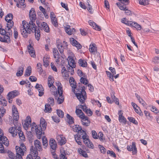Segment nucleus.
<instances>
[{
	"label": "nucleus",
	"mask_w": 159,
	"mask_h": 159,
	"mask_svg": "<svg viewBox=\"0 0 159 159\" xmlns=\"http://www.w3.org/2000/svg\"><path fill=\"white\" fill-rule=\"evenodd\" d=\"M76 96L80 102L83 103L85 101L86 98V93L83 89H81V91L78 90L75 93Z\"/></svg>",
	"instance_id": "0eeeda50"
},
{
	"label": "nucleus",
	"mask_w": 159,
	"mask_h": 159,
	"mask_svg": "<svg viewBox=\"0 0 159 159\" xmlns=\"http://www.w3.org/2000/svg\"><path fill=\"white\" fill-rule=\"evenodd\" d=\"M121 22L122 23L129 26H131L132 25L131 24H132V21L127 20L125 18H123L121 19Z\"/></svg>",
	"instance_id": "c9c22d12"
},
{
	"label": "nucleus",
	"mask_w": 159,
	"mask_h": 159,
	"mask_svg": "<svg viewBox=\"0 0 159 159\" xmlns=\"http://www.w3.org/2000/svg\"><path fill=\"white\" fill-rule=\"evenodd\" d=\"M80 82L83 84L86 85L88 84V80L83 77H81L80 80Z\"/></svg>",
	"instance_id": "338daca9"
},
{
	"label": "nucleus",
	"mask_w": 159,
	"mask_h": 159,
	"mask_svg": "<svg viewBox=\"0 0 159 159\" xmlns=\"http://www.w3.org/2000/svg\"><path fill=\"white\" fill-rule=\"evenodd\" d=\"M89 25H90L92 26L94 29L96 30H97L99 31L101 30V28L100 27L97 25L95 22H91V21L90 20L89 22Z\"/></svg>",
	"instance_id": "a878e982"
},
{
	"label": "nucleus",
	"mask_w": 159,
	"mask_h": 159,
	"mask_svg": "<svg viewBox=\"0 0 159 159\" xmlns=\"http://www.w3.org/2000/svg\"><path fill=\"white\" fill-rule=\"evenodd\" d=\"M54 79L51 75H49L48 78V86L50 88L52 87V85L53 84V83H54Z\"/></svg>",
	"instance_id": "bb28decb"
},
{
	"label": "nucleus",
	"mask_w": 159,
	"mask_h": 159,
	"mask_svg": "<svg viewBox=\"0 0 159 159\" xmlns=\"http://www.w3.org/2000/svg\"><path fill=\"white\" fill-rule=\"evenodd\" d=\"M22 25L20 27V31L22 35L24 37L26 38L28 34H30L31 31L34 33L36 39L39 40L40 37V30L39 29H37V26H28V23L25 21L23 20L22 22Z\"/></svg>",
	"instance_id": "f257e3e1"
},
{
	"label": "nucleus",
	"mask_w": 159,
	"mask_h": 159,
	"mask_svg": "<svg viewBox=\"0 0 159 159\" xmlns=\"http://www.w3.org/2000/svg\"><path fill=\"white\" fill-rule=\"evenodd\" d=\"M112 94L113 95H111V98L113 100V102L114 101L116 104L118 105L119 104V102L118 99L116 98L114 95V92H112Z\"/></svg>",
	"instance_id": "de8ad7c7"
},
{
	"label": "nucleus",
	"mask_w": 159,
	"mask_h": 159,
	"mask_svg": "<svg viewBox=\"0 0 159 159\" xmlns=\"http://www.w3.org/2000/svg\"><path fill=\"white\" fill-rule=\"evenodd\" d=\"M12 111L13 119L16 120H18L19 118V113L15 105L13 106Z\"/></svg>",
	"instance_id": "9b49d317"
},
{
	"label": "nucleus",
	"mask_w": 159,
	"mask_h": 159,
	"mask_svg": "<svg viewBox=\"0 0 159 159\" xmlns=\"http://www.w3.org/2000/svg\"><path fill=\"white\" fill-rule=\"evenodd\" d=\"M132 22V24H131L132 25L131 26L134 27L138 30H141V27L139 25L135 22Z\"/></svg>",
	"instance_id": "09e8293b"
},
{
	"label": "nucleus",
	"mask_w": 159,
	"mask_h": 159,
	"mask_svg": "<svg viewBox=\"0 0 159 159\" xmlns=\"http://www.w3.org/2000/svg\"><path fill=\"white\" fill-rule=\"evenodd\" d=\"M68 65L67 66V69L69 72H70V74L73 75L74 73L73 69L76 67L75 62L73 58L70 56H68L67 58Z\"/></svg>",
	"instance_id": "39448f33"
},
{
	"label": "nucleus",
	"mask_w": 159,
	"mask_h": 159,
	"mask_svg": "<svg viewBox=\"0 0 159 159\" xmlns=\"http://www.w3.org/2000/svg\"><path fill=\"white\" fill-rule=\"evenodd\" d=\"M48 59L47 56H45L43 59V65L46 67L48 66L49 65Z\"/></svg>",
	"instance_id": "79ce46f5"
},
{
	"label": "nucleus",
	"mask_w": 159,
	"mask_h": 159,
	"mask_svg": "<svg viewBox=\"0 0 159 159\" xmlns=\"http://www.w3.org/2000/svg\"><path fill=\"white\" fill-rule=\"evenodd\" d=\"M127 150L129 151H133L132 153L133 155L136 154L137 152V150L136 148L135 143L134 142H133L132 146L128 145L127 147Z\"/></svg>",
	"instance_id": "ddd939ff"
},
{
	"label": "nucleus",
	"mask_w": 159,
	"mask_h": 159,
	"mask_svg": "<svg viewBox=\"0 0 159 159\" xmlns=\"http://www.w3.org/2000/svg\"><path fill=\"white\" fill-rule=\"evenodd\" d=\"M71 43L73 46H75L78 49L82 48L81 45L77 41L73 38L70 39Z\"/></svg>",
	"instance_id": "f3484780"
},
{
	"label": "nucleus",
	"mask_w": 159,
	"mask_h": 159,
	"mask_svg": "<svg viewBox=\"0 0 159 159\" xmlns=\"http://www.w3.org/2000/svg\"><path fill=\"white\" fill-rule=\"evenodd\" d=\"M79 63L80 66L83 67H86L87 66V64L84 60L80 59L79 60Z\"/></svg>",
	"instance_id": "58836bf2"
},
{
	"label": "nucleus",
	"mask_w": 159,
	"mask_h": 159,
	"mask_svg": "<svg viewBox=\"0 0 159 159\" xmlns=\"http://www.w3.org/2000/svg\"><path fill=\"white\" fill-rule=\"evenodd\" d=\"M4 35L3 42H7L8 41H10V35H8L7 34H6Z\"/></svg>",
	"instance_id": "5fc2aeb1"
},
{
	"label": "nucleus",
	"mask_w": 159,
	"mask_h": 159,
	"mask_svg": "<svg viewBox=\"0 0 159 159\" xmlns=\"http://www.w3.org/2000/svg\"><path fill=\"white\" fill-rule=\"evenodd\" d=\"M6 112V110L3 107H0V115L3 116Z\"/></svg>",
	"instance_id": "0e129e2a"
},
{
	"label": "nucleus",
	"mask_w": 159,
	"mask_h": 159,
	"mask_svg": "<svg viewBox=\"0 0 159 159\" xmlns=\"http://www.w3.org/2000/svg\"><path fill=\"white\" fill-rule=\"evenodd\" d=\"M72 128L73 131L76 132H78L82 129L81 127L78 125H75L72 127Z\"/></svg>",
	"instance_id": "e433bc0d"
},
{
	"label": "nucleus",
	"mask_w": 159,
	"mask_h": 159,
	"mask_svg": "<svg viewBox=\"0 0 159 159\" xmlns=\"http://www.w3.org/2000/svg\"><path fill=\"white\" fill-rule=\"evenodd\" d=\"M49 145L52 149L51 151L52 157L55 159H59L55 153V150L57 148V144L55 141L53 139H51L49 141Z\"/></svg>",
	"instance_id": "6e6552de"
},
{
	"label": "nucleus",
	"mask_w": 159,
	"mask_h": 159,
	"mask_svg": "<svg viewBox=\"0 0 159 159\" xmlns=\"http://www.w3.org/2000/svg\"><path fill=\"white\" fill-rule=\"evenodd\" d=\"M51 106L49 105V104H46L45 105V109L44 111L45 112H48L50 113L52 111V108L50 107Z\"/></svg>",
	"instance_id": "a18cd8bd"
},
{
	"label": "nucleus",
	"mask_w": 159,
	"mask_h": 159,
	"mask_svg": "<svg viewBox=\"0 0 159 159\" xmlns=\"http://www.w3.org/2000/svg\"><path fill=\"white\" fill-rule=\"evenodd\" d=\"M37 69L39 70V71H38L39 73L41 74V73L43 72V70L41 67L42 65L40 63H38L37 64Z\"/></svg>",
	"instance_id": "774afa93"
},
{
	"label": "nucleus",
	"mask_w": 159,
	"mask_h": 159,
	"mask_svg": "<svg viewBox=\"0 0 159 159\" xmlns=\"http://www.w3.org/2000/svg\"><path fill=\"white\" fill-rule=\"evenodd\" d=\"M118 7L121 10L125 11V13L127 15H131V11L128 9L127 7L125 6H123L120 3L118 4Z\"/></svg>",
	"instance_id": "4468645a"
},
{
	"label": "nucleus",
	"mask_w": 159,
	"mask_h": 159,
	"mask_svg": "<svg viewBox=\"0 0 159 159\" xmlns=\"http://www.w3.org/2000/svg\"><path fill=\"white\" fill-rule=\"evenodd\" d=\"M128 119L130 122L133 123L134 124L137 125L138 124L137 121L133 117H128Z\"/></svg>",
	"instance_id": "052dcab7"
},
{
	"label": "nucleus",
	"mask_w": 159,
	"mask_h": 159,
	"mask_svg": "<svg viewBox=\"0 0 159 159\" xmlns=\"http://www.w3.org/2000/svg\"><path fill=\"white\" fill-rule=\"evenodd\" d=\"M18 92L16 90H15L11 92H10L7 95L8 98H14L18 95Z\"/></svg>",
	"instance_id": "6ab92c4d"
},
{
	"label": "nucleus",
	"mask_w": 159,
	"mask_h": 159,
	"mask_svg": "<svg viewBox=\"0 0 159 159\" xmlns=\"http://www.w3.org/2000/svg\"><path fill=\"white\" fill-rule=\"evenodd\" d=\"M7 102L6 99L3 98L2 96L0 94V104L3 106L7 105Z\"/></svg>",
	"instance_id": "cd10ccee"
},
{
	"label": "nucleus",
	"mask_w": 159,
	"mask_h": 159,
	"mask_svg": "<svg viewBox=\"0 0 159 159\" xmlns=\"http://www.w3.org/2000/svg\"><path fill=\"white\" fill-rule=\"evenodd\" d=\"M29 16L30 20L28 23V26H35V24L34 22L36 18V15L34 8H32L31 9L29 12Z\"/></svg>",
	"instance_id": "423d86ee"
},
{
	"label": "nucleus",
	"mask_w": 159,
	"mask_h": 159,
	"mask_svg": "<svg viewBox=\"0 0 159 159\" xmlns=\"http://www.w3.org/2000/svg\"><path fill=\"white\" fill-rule=\"evenodd\" d=\"M37 90L39 92V96L40 97L42 96L44 93V89L42 86L41 85H40V88L37 89Z\"/></svg>",
	"instance_id": "8fccbe9b"
},
{
	"label": "nucleus",
	"mask_w": 159,
	"mask_h": 159,
	"mask_svg": "<svg viewBox=\"0 0 159 159\" xmlns=\"http://www.w3.org/2000/svg\"><path fill=\"white\" fill-rule=\"evenodd\" d=\"M39 28L41 30H43L46 32H49L50 31L49 28L48 24L45 22H42L41 23V25L39 26Z\"/></svg>",
	"instance_id": "dca6fc26"
},
{
	"label": "nucleus",
	"mask_w": 159,
	"mask_h": 159,
	"mask_svg": "<svg viewBox=\"0 0 159 159\" xmlns=\"http://www.w3.org/2000/svg\"><path fill=\"white\" fill-rule=\"evenodd\" d=\"M120 2H118L116 3L118 6V4L120 3L121 5L123 6H125L128 5L129 3V0H118Z\"/></svg>",
	"instance_id": "2f4dec72"
},
{
	"label": "nucleus",
	"mask_w": 159,
	"mask_h": 159,
	"mask_svg": "<svg viewBox=\"0 0 159 159\" xmlns=\"http://www.w3.org/2000/svg\"><path fill=\"white\" fill-rule=\"evenodd\" d=\"M140 4L145 6L148 4V0H139Z\"/></svg>",
	"instance_id": "4d7b16f0"
},
{
	"label": "nucleus",
	"mask_w": 159,
	"mask_h": 159,
	"mask_svg": "<svg viewBox=\"0 0 159 159\" xmlns=\"http://www.w3.org/2000/svg\"><path fill=\"white\" fill-rule=\"evenodd\" d=\"M95 44H93L92 45L90 44L89 48V51L93 54H95L97 51V48L95 47Z\"/></svg>",
	"instance_id": "c85d7f7f"
},
{
	"label": "nucleus",
	"mask_w": 159,
	"mask_h": 159,
	"mask_svg": "<svg viewBox=\"0 0 159 159\" xmlns=\"http://www.w3.org/2000/svg\"><path fill=\"white\" fill-rule=\"evenodd\" d=\"M52 88L51 89L50 91L52 92V94L54 95L55 97L57 95V91L56 88L53 85H52Z\"/></svg>",
	"instance_id": "4c0bfd02"
},
{
	"label": "nucleus",
	"mask_w": 159,
	"mask_h": 159,
	"mask_svg": "<svg viewBox=\"0 0 159 159\" xmlns=\"http://www.w3.org/2000/svg\"><path fill=\"white\" fill-rule=\"evenodd\" d=\"M25 0H20L19 3H17L16 6L18 7H20L21 6L24 5Z\"/></svg>",
	"instance_id": "e2e57ef3"
},
{
	"label": "nucleus",
	"mask_w": 159,
	"mask_h": 159,
	"mask_svg": "<svg viewBox=\"0 0 159 159\" xmlns=\"http://www.w3.org/2000/svg\"><path fill=\"white\" fill-rule=\"evenodd\" d=\"M9 132L10 133L13 137H15L17 134V130L14 127H10L9 129Z\"/></svg>",
	"instance_id": "b1692460"
},
{
	"label": "nucleus",
	"mask_w": 159,
	"mask_h": 159,
	"mask_svg": "<svg viewBox=\"0 0 159 159\" xmlns=\"http://www.w3.org/2000/svg\"><path fill=\"white\" fill-rule=\"evenodd\" d=\"M78 152L79 154L82 155L83 157H88V155L86 152L85 151L82 150V149L80 148H79L78 150Z\"/></svg>",
	"instance_id": "ea45409f"
},
{
	"label": "nucleus",
	"mask_w": 159,
	"mask_h": 159,
	"mask_svg": "<svg viewBox=\"0 0 159 159\" xmlns=\"http://www.w3.org/2000/svg\"><path fill=\"white\" fill-rule=\"evenodd\" d=\"M18 133L20 139L22 141H25V138L23 132L20 129H19L18 131Z\"/></svg>",
	"instance_id": "7c9ffc66"
},
{
	"label": "nucleus",
	"mask_w": 159,
	"mask_h": 159,
	"mask_svg": "<svg viewBox=\"0 0 159 159\" xmlns=\"http://www.w3.org/2000/svg\"><path fill=\"white\" fill-rule=\"evenodd\" d=\"M119 116V120L120 122L125 123L126 122L125 118L122 116V113L121 110L119 111L118 112Z\"/></svg>",
	"instance_id": "5701e85b"
},
{
	"label": "nucleus",
	"mask_w": 159,
	"mask_h": 159,
	"mask_svg": "<svg viewBox=\"0 0 159 159\" xmlns=\"http://www.w3.org/2000/svg\"><path fill=\"white\" fill-rule=\"evenodd\" d=\"M86 134L84 133V135L82 136V138L83 140V142L85 144L87 143H89L90 142L89 139L87 138Z\"/></svg>",
	"instance_id": "37998d69"
},
{
	"label": "nucleus",
	"mask_w": 159,
	"mask_h": 159,
	"mask_svg": "<svg viewBox=\"0 0 159 159\" xmlns=\"http://www.w3.org/2000/svg\"><path fill=\"white\" fill-rule=\"evenodd\" d=\"M31 73V67L30 66H28L25 72V76H28L30 75Z\"/></svg>",
	"instance_id": "f704fd0d"
},
{
	"label": "nucleus",
	"mask_w": 159,
	"mask_h": 159,
	"mask_svg": "<svg viewBox=\"0 0 159 159\" xmlns=\"http://www.w3.org/2000/svg\"><path fill=\"white\" fill-rule=\"evenodd\" d=\"M59 95V97L57 98V102L59 104H61L63 102L64 97L62 95V93H61Z\"/></svg>",
	"instance_id": "a19ab883"
},
{
	"label": "nucleus",
	"mask_w": 159,
	"mask_h": 159,
	"mask_svg": "<svg viewBox=\"0 0 159 159\" xmlns=\"http://www.w3.org/2000/svg\"><path fill=\"white\" fill-rule=\"evenodd\" d=\"M61 154L60 155V159H67L66 157V152L63 149H61L60 150Z\"/></svg>",
	"instance_id": "473e14b6"
},
{
	"label": "nucleus",
	"mask_w": 159,
	"mask_h": 159,
	"mask_svg": "<svg viewBox=\"0 0 159 159\" xmlns=\"http://www.w3.org/2000/svg\"><path fill=\"white\" fill-rule=\"evenodd\" d=\"M28 49L29 50V53L31 57H35V52L34 49V48L30 44L28 47Z\"/></svg>",
	"instance_id": "aec40b11"
},
{
	"label": "nucleus",
	"mask_w": 159,
	"mask_h": 159,
	"mask_svg": "<svg viewBox=\"0 0 159 159\" xmlns=\"http://www.w3.org/2000/svg\"><path fill=\"white\" fill-rule=\"evenodd\" d=\"M65 30L67 33L69 35H71L73 33L75 32V29L73 28L72 29L70 28V26L68 25L65 28Z\"/></svg>",
	"instance_id": "4be33fe9"
},
{
	"label": "nucleus",
	"mask_w": 159,
	"mask_h": 159,
	"mask_svg": "<svg viewBox=\"0 0 159 159\" xmlns=\"http://www.w3.org/2000/svg\"><path fill=\"white\" fill-rule=\"evenodd\" d=\"M57 48L60 53H62L64 52V48L62 45L61 43L57 44Z\"/></svg>",
	"instance_id": "3c124183"
},
{
	"label": "nucleus",
	"mask_w": 159,
	"mask_h": 159,
	"mask_svg": "<svg viewBox=\"0 0 159 159\" xmlns=\"http://www.w3.org/2000/svg\"><path fill=\"white\" fill-rule=\"evenodd\" d=\"M57 140L60 145L64 144L66 142V138L63 137L62 135H58L57 136Z\"/></svg>",
	"instance_id": "f8f14e48"
},
{
	"label": "nucleus",
	"mask_w": 159,
	"mask_h": 159,
	"mask_svg": "<svg viewBox=\"0 0 159 159\" xmlns=\"http://www.w3.org/2000/svg\"><path fill=\"white\" fill-rule=\"evenodd\" d=\"M48 103L49 105L53 106L54 104V99L52 97H49L48 99Z\"/></svg>",
	"instance_id": "49530a36"
},
{
	"label": "nucleus",
	"mask_w": 159,
	"mask_h": 159,
	"mask_svg": "<svg viewBox=\"0 0 159 159\" xmlns=\"http://www.w3.org/2000/svg\"><path fill=\"white\" fill-rule=\"evenodd\" d=\"M53 52L54 58H60L59 54L57 48H53Z\"/></svg>",
	"instance_id": "c03bdc74"
},
{
	"label": "nucleus",
	"mask_w": 159,
	"mask_h": 159,
	"mask_svg": "<svg viewBox=\"0 0 159 159\" xmlns=\"http://www.w3.org/2000/svg\"><path fill=\"white\" fill-rule=\"evenodd\" d=\"M16 156H15L14 154L11 152H8V156L10 159H22V157L21 155L16 152Z\"/></svg>",
	"instance_id": "2eb2a0df"
},
{
	"label": "nucleus",
	"mask_w": 159,
	"mask_h": 159,
	"mask_svg": "<svg viewBox=\"0 0 159 159\" xmlns=\"http://www.w3.org/2000/svg\"><path fill=\"white\" fill-rule=\"evenodd\" d=\"M74 138L76 143L79 145H82V142L80 141L81 139V136H79L78 134L74 135Z\"/></svg>",
	"instance_id": "c756f323"
},
{
	"label": "nucleus",
	"mask_w": 159,
	"mask_h": 159,
	"mask_svg": "<svg viewBox=\"0 0 159 159\" xmlns=\"http://www.w3.org/2000/svg\"><path fill=\"white\" fill-rule=\"evenodd\" d=\"M46 126L47 123L45 120L42 117L40 119L39 126H37L35 123L33 122L32 123L31 130L32 132H35L37 138L40 139L43 133L42 131L46 129Z\"/></svg>",
	"instance_id": "f03ea898"
},
{
	"label": "nucleus",
	"mask_w": 159,
	"mask_h": 159,
	"mask_svg": "<svg viewBox=\"0 0 159 159\" xmlns=\"http://www.w3.org/2000/svg\"><path fill=\"white\" fill-rule=\"evenodd\" d=\"M16 152H18L22 157L24 155V152L26 151V148L24 143H22L20 147L16 146Z\"/></svg>",
	"instance_id": "1a4fd4ad"
},
{
	"label": "nucleus",
	"mask_w": 159,
	"mask_h": 159,
	"mask_svg": "<svg viewBox=\"0 0 159 159\" xmlns=\"http://www.w3.org/2000/svg\"><path fill=\"white\" fill-rule=\"evenodd\" d=\"M13 18V16L12 14L11 13H9L6 16L5 20L7 22V23H14L13 21H12Z\"/></svg>",
	"instance_id": "412c9836"
},
{
	"label": "nucleus",
	"mask_w": 159,
	"mask_h": 159,
	"mask_svg": "<svg viewBox=\"0 0 159 159\" xmlns=\"http://www.w3.org/2000/svg\"><path fill=\"white\" fill-rule=\"evenodd\" d=\"M2 131L0 129V141H2L4 145L7 146L9 144L8 139L6 137L3 136Z\"/></svg>",
	"instance_id": "9d476101"
},
{
	"label": "nucleus",
	"mask_w": 159,
	"mask_h": 159,
	"mask_svg": "<svg viewBox=\"0 0 159 159\" xmlns=\"http://www.w3.org/2000/svg\"><path fill=\"white\" fill-rule=\"evenodd\" d=\"M106 72L109 78L110 81H114V75H112L110 72L109 71H106Z\"/></svg>",
	"instance_id": "bf43d9fd"
},
{
	"label": "nucleus",
	"mask_w": 159,
	"mask_h": 159,
	"mask_svg": "<svg viewBox=\"0 0 159 159\" xmlns=\"http://www.w3.org/2000/svg\"><path fill=\"white\" fill-rule=\"evenodd\" d=\"M34 144L35 147L32 146L30 148V151L31 153L35 156L38 154V151H41L42 148L41 143L38 140H35Z\"/></svg>",
	"instance_id": "20e7f679"
},
{
	"label": "nucleus",
	"mask_w": 159,
	"mask_h": 159,
	"mask_svg": "<svg viewBox=\"0 0 159 159\" xmlns=\"http://www.w3.org/2000/svg\"><path fill=\"white\" fill-rule=\"evenodd\" d=\"M24 71V66H22L19 67L18 70L16 73V75L17 76H21L23 73Z\"/></svg>",
	"instance_id": "393cba45"
},
{
	"label": "nucleus",
	"mask_w": 159,
	"mask_h": 159,
	"mask_svg": "<svg viewBox=\"0 0 159 159\" xmlns=\"http://www.w3.org/2000/svg\"><path fill=\"white\" fill-rule=\"evenodd\" d=\"M32 124H31L30 123L25 122V123L23 125V126L24 128L26 130H27L29 127L31 126L32 127Z\"/></svg>",
	"instance_id": "603ef678"
},
{
	"label": "nucleus",
	"mask_w": 159,
	"mask_h": 159,
	"mask_svg": "<svg viewBox=\"0 0 159 159\" xmlns=\"http://www.w3.org/2000/svg\"><path fill=\"white\" fill-rule=\"evenodd\" d=\"M67 121L69 124H71L74 123V119L68 114L66 115Z\"/></svg>",
	"instance_id": "72a5a7b5"
},
{
	"label": "nucleus",
	"mask_w": 159,
	"mask_h": 159,
	"mask_svg": "<svg viewBox=\"0 0 159 159\" xmlns=\"http://www.w3.org/2000/svg\"><path fill=\"white\" fill-rule=\"evenodd\" d=\"M51 21L53 25L55 27H57L58 25L56 18L51 19Z\"/></svg>",
	"instance_id": "69168bd1"
},
{
	"label": "nucleus",
	"mask_w": 159,
	"mask_h": 159,
	"mask_svg": "<svg viewBox=\"0 0 159 159\" xmlns=\"http://www.w3.org/2000/svg\"><path fill=\"white\" fill-rule=\"evenodd\" d=\"M27 134L29 141H31L33 139V135L32 133L30 131L27 132Z\"/></svg>",
	"instance_id": "864d4df0"
},
{
	"label": "nucleus",
	"mask_w": 159,
	"mask_h": 159,
	"mask_svg": "<svg viewBox=\"0 0 159 159\" xmlns=\"http://www.w3.org/2000/svg\"><path fill=\"white\" fill-rule=\"evenodd\" d=\"M57 113L58 116L61 118H63L64 117V112L61 110H57Z\"/></svg>",
	"instance_id": "13d9d810"
},
{
	"label": "nucleus",
	"mask_w": 159,
	"mask_h": 159,
	"mask_svg": "<svg viewBox=\"0 0 159 159\" xmlns=\"http://www.w3.org/2000/svg\"><path fill=\"white\" fill-rule=\"evenodd\" d=\"M75 113L77 116L81 119V122L83 125L85 126L89 125L90 121L88 117L85 116L81 110L76 108Z\"/></svg>",
	"instance_id": "7ed1b4c3"
},
{
	"label": "nucleus",
	"mask_w": 159,
	"mask_h": 159,
	"mask_svg": "<svg viewBox=\"0 0 159 159\" xmlns=\"http://www.w3.org/2000/svg\"><path fill=\"white\" fill-rule=\"evenodd\" d=\"M69 72L70 73V72H69L68 70L65 67L63 66L62 67L61 70V73L62 76L64 77V78L67 79L69 77Z\"/></svg>",
	"instance_id": "a211bd4d"
},
{
	"label": "nucleus",
	"mask_w": 159,
	"mask_h": 159,
	"mask_svg": "<svg viewBox=\"0 0 159 159\" xmlns=\"http://www.w3.org/2000/svg\"><path fill=\"white\" fill-rule=\"evenodd\" d=\"M42 140L43 145L44 146H45V148L48 145V140L47 139V138L45 137H43Z\"/></svg>",
	"instance_id": "680f3d73"
},
{
	"label": "nucleus",
	"mask_w": 159,
	"mask_h": 159,
	"mask_svg": "<svg viewBox=\"0 0 159 159\" xmlns=\"http://www.w3.org/2000/svg\"><path fill=\"white\" fill-rule=\"evenodd\" d=\"M70 83V86L72 87V88L74 89H72V91L73 92L75 93V91L74 89H77V87H78V85H76V83L75 82H74V83Z\"/></svg>",
	"instance_id": "6e6d98bb"
}]
</instances>
